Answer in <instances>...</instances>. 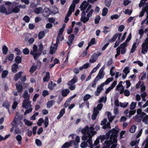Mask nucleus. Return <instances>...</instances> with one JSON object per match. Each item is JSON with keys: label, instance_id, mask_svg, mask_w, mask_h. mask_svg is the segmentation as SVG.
I'll list each match as a JSON object with an SVG mask.
<instances>
[{"label": "nucleus", "instance_id": "1", "mask_svg": "<svg viewBox=\"0 0 148 148\" xmlns=\"http://www.w3.org/2000/svg\"><path fill=\"white\" fill-rule=\"evenodd\" d=\"M115 128L116 129L113 128L109 131L111 134L110 139L112 140L114 143H116L117 142V138L118 136L119 129L118 128L117 126L115 127Z\"/></svg>", "mask_w": 148, "mask_h": 148}, {"label": "nucleus", "instance_id": "2", "mask_svg": "<svg viewBox=\"0 0 148 148\" xmlns=\"http://www.w3.org/2000/svg\"><path fill=\"white\" fill-rule=\"evenodd\" d=\"M142 47L141 52L145 54L148 50V38H146L142 45Z\"/></svg>", "mask_w": 148, "mask_h": 148}, {"label": "nucleus", "instance_id": "3", "mask_svg": "<svg viewBox=\"0 0 148 148\" xmlns=\"http://www.w3.org/2000/svg\"><path fill=\"white\" fill-rule=\"evenodd\" d=\"M28 99H25L24 100L22 103V107L25 109H27L28 107L31 106V101L29 100Z\"/></svg>", "mask_w": 148, "mask_h": 148}, {"label": "nucleus", "instance_id": "4", "mask_svg": "<svg viewBox=\"0 0 148 148\" xmlns=\"http://www.w3.org/2000/svg\"><path fill=\"white\" fill-rule=\"evenodd\" d=\"M74 143V140H71L69 142H67L62 146V148H69L70 147L72 146Z\"/></svg>", "mask_w": 148, "mask_h": 148}, {"label": "nucleus", "instance_id": "5", "mask_svg": "<svg viewBox=\"0 0 148 148\" xmlns=\"http://www.w3.org/2000/svg\"><path fill=\"white\" fill-rule=\"evenodd\" d=\"M42 14L44 16L47 17L51 14V12L49 9L45 8L42 12Z\"/></svg>", "mask_w": 148, "mask_h": 148}, {"label": "nucleus", "instance_id": "6", "mask_svg": "<svg viewBox=\"0 0 148 148\" xmlns=\"http://www.w3.org/2000/svg\"><path fill=\"white\" fill-rule=\"evenodd\" d=\"M10 106V103L7 100L4 101L2 104V106L8 110V112L10 114V112L9 109Z\"/></svg>", "mask_w": 148, "mask_h": 148}, {"label": "nucleus", "instance_id": "7", "mask_svg": "<svg viewBox=\"0 0 148 148\" xmlns=\"http://www.w3.org/2000/svg\"><path fill=\"white\" fill-rule=\"evenodd\" d=\"M103 86L101 84L98 86L96 91L95 92V96H98L99 95L101 91L103 90Z\"/></svg>", "mask_w": 148, "mask_h": 148}, {"label": "nucleus", "instance_id": "8", "mask_svg": "<svg viewBox=\"0 0 148 148\" xmlns=\"http://www.w3.org/2000/svg\"><path fill=\"white\" fill-rule=\"evenodd\" d=\"M8 11H7L5 7L3 5L0 6V12L5 13L7 15L11 13V12H9V9L8 10Z\"/></svg>", "mask_w": 148, "mask_h": 148}, {"label": "nucleus", "instance_id": "9", "mask_svg": "<svg viewBox=\"0 0 148 148\" xmlns=\"http://www.w3.org/2000/svg\"><path fill=\"white\" fill-rule=\"evenodd\" d=\"M77 80L78 79L77 76L76 75H75L72 79L68 82L67 84L68 85L74 84L77 82Z\"/></svg>", "mask_w": 148, "mask_h": 148}, {"label": "nucleus", "instance_id": "10", "mask_svg": "<svg viewBox=\"0 0 148 148\" xmlns=\"http://www.w3.org/2000/svg\"><path fill=\"white\" fill-rule=\"evenodd\" d=\"M70 92V90L68 89L63 90L61 92L62 95L63 97H65L67 96Z\"/></svg>", "mask_w": 148, "mask_h": 148}, {"label": "nucleus", "instance_id": "11", "mask_svg": "<svg viewBox=\"0 0 148 148\" xmlns=\"http://www.w3.org/2000/svg\"><path fill=\"white\" fill-rule=\"evenodd\" d=\"M16 86V88L18 92H21L23 90V87L21 84H17L16 83L15 84Z\"/></svg>", "mask_w": 148, "mask_h": 148}, {"label": "nucleus", "instance_id": "12", "mask_svg": "<svg viewBox=\"0 0 148 148\" xmlns=\"http://www.w3.org/2000/svg\"><path fill=\"white\" fill-rule=\"evenodd\" d=\"M23 73L22 71L18 72L14 76V79L16 81H17L21 77Z\"/></svg>", "mask_w": 148, "mask_h": 148}, {"label": "nucleus", "instance_id": "13", "mask_svg": "<svg viewBox=\"0 0 148 148\" xmlns=\"http://www.w3.org/2000/svg\"><path fill=\"white\" fill-rule=\"evenodd\" d=\"M56 83H54L53 84L52 81H51L49 83L48 87L50 90H53L54 87H56Z\"/></svg>", "mask_w": 148, "mask_h": 148}, {"label": "nucleus", "instance_id": "14", "mask_svg": "<svg viewBox=\"0 0 148 148\" xmlns=\"http://www.w3.org/2000/svg\"><path fill=\"white\" fill-rule=\"evenodd\" d=\"M113 143H114V142L111 139H110L109 140H106L104 142L106 145H104V146L108 148H109L110 145L112 144Z\"/></svg>", "mask_w": 148, "mask_h": 148}, {"label": "nucleus", "instance_id": "15", "mask_svg": "<svg viewBox=\"0 0 148 148\" xmlns=\"http://www.w3.org/2000/svg\"><path fill=\"white\" fill-rule=\"evenodd\" d=\"M97 56L96 54H93L90 59L89 62L90 63L95 62L97 59Z\"/></svg>", "mask_w": 148, "mask_h": 148}, {"label": "nucleus", "instance_id": "16", "mask_svg": "<svg viewBox=\"0 0 148 148\" xmlns=\"http://www.w3.org/2000/svg\"><path fill=\"white\" fill-rule=\"evenodd\" d=\"M18 68V65L17 64H14L12 66V72L14 73H16L17 71Z\"/></svg>", "mask_w": 148, "mask_h": 148}, {"label": "nucleus", "instance_id": "17", "mask_svg": "<svg viewBox=\"0 0 148 148\" xmlns=\"http://www.w3.org/2000/svg\"><path fill=\"white\" fill-rule=\"evenodd\" d=\"M50 73L49 72H47L46 73L45 77L43 78V81L44 82H48L50 79Z\"/></svg>", "mask_w": 148, "mask_h": 148}, {"label": "nucleus", "instance_id": "18", "mask_svg": "<svg viewBox=\"0 0 148 148\" xmlns=\"http://www.w3.org/2000/svg\"><path fill=\"white\" fill-rule=\"evenodd\" d=\"M20 11V10L17 6L14 7L12 10L9 9V12H11V13L12 12L16 13H18Z\"/></svg>", "mask_w": 148, "mask_h": 148}, {"label": "nucleus", "instance_id": "19", "mask_svg": "<svg viewBox=\"0 0 148 148\" xmlns=\"http://www.w3.org/2000/svg\"><path fill=\"white\" fill-rule=\"evenodd\" d=\"M65 113V109H62L59 113V115L57 116V119H60L63 115Z\"/></svg>", "mask_w": 148, "mask_h": 148}, {"label": "nucleus", "instance_id": "20", "mask_svg": "<svg viewBox=\"0 0 148 148\" xmlns=\"http://www.w3.org/2000/svg\"><path fill=\"white\" fill-rule=\"evenodd\" d=\"M89 127L88 126H86L84 128L82 129L81 130V132L83 134H86L88 132Z\"/></svg>", "mask_w": 148, "mask_h": 148}, {"label": "nucleus", "instance_id": "21", "mask_svg": "<svg viewBox=\"0 0 148 148\" xmlns=\"http://www.w3.org/2000/svg\"><path fill=\"white\" fill-rule=\"evenodd\" d=\"M113 79V78L112 77L109 78L107 79L103 83L101 84L103 86H104L105 84L107 85L109 83L112 82Z\"/></svg>", "mask_w": 148, "mask_h": 148}, {"label": "nucleus", "instance_id": "22", "mask_svg": "<svg viewBox=\"0 0 148 148\" xmlns=\"http://www.w3.org/2000/svg\"><path fill=\"white\" fill-rule=\"evenodd\" d=\"M118 35V33H117L114 35L112 38L109 40V42H113L116 40Z\"/></svg>", "mask_w": 148, "mask_h": 148}, {"label": "nucleus", "instance_id": "23", "mask_svg": "<svg viewBox=\"0 0 148 148\" xmlns=\"http://www.w3.org/2000/svg\"><path fill=\"white\" fill-rule=\"evenodd\" d=\"M42 9L41 7H39L38 8H35L34 10V12L37 14H39L40 12H42Z\"/></svg>", "mask_w": 148, "mask_h": 148}, {"label": "nucleus", "instance_id": "24", "mask_svg": "<svg viewBox=\"0 0 148 148\" xmlns=\"http://www.w3.org/2000/svg\"><path fill=\"white\" fill-rule=\"evenodd\" d=\"M45 33L44 31H40L39 34L38 35L39 39H42L45 36Z\"/></svg>", "mask_w": 148, "mask_h": 148}, {"label": "nucleus", "instance_id": "25", "mask_svg": "<svg viewBox=\"0 0 148 148\" xmlns=\"http://www.w3.org/2000/svg\"><path fill=\"white\" fill-rule=\"evenodd\" d=\"M75 37V35L73 34H71L68 36L69 40L71 43H72L74 40Z\"/></svg>", "mask_w": 148, "mask_h": 148}, {"label": "nucleus", "instance_id": "26", "mask_svg": "<svg viewBox=\"0 0 148 148\" xmlns=\"http://www.w3.org/2000/svg\"><path fill=\"white\" fill-rule=\"evenodd\" d=\"M136 43L135 42L133 43L132 45V48L131 50L130 53H133L135 51L136 48L137 46H136Z\"/></svg>", "mask_w": 148, "mask_h": 148}, {"label": "nucleus", "instance_id": "27", "mask_svg": "<svg viewBox=\"0 0 148 148\" xmlns=\"http://www.w3.org/2000/svg\"><path fill=\"white\" fill-rule=\"evenodd\" d=\"M8 73V72L7 70H4L2 73L1 76L2 78H5L7 77Z\"/></svg>", "mask_w": 148, "mask_h": 148}, {"label": "nucleus", "instance_id": "28", "mask_svg": "<svg viewBox=\"0 0 148 148\" xmlns=\"http://www.w3.org/2000/svg\"><path fill=\"white\" fill-rule=\"evenodd\" d=\"M54 102L55 101L53 100H51L48 101L47 103V107L49 108L52 106Z\"/></svg>", "mask_w": 148, "mask_h": 148}, {"label": "nucleus", "instance_id": "29", "mask_svg": "<svg viewBox=\"0 0 148 148\" xmlns=\"http://www.w3.org/2000/svg\"><path fill=\"white\" fill-rule=\"evenodd\" d=\"M2 50L3 53L4 54H6L7 53L8 48L5 45H4L3 47Z\"/></svg>", "mask_w": 148, "mask_h": 148}, {"label": "nucleus", "instance_id": "30", "mask_svg": "<svg viewBox=\"0 0 148 148\" xmlns=\"http://www.w3.org/2000/svg\"><path fill=\"white\" fill-rule=\"evenodd\" d=\"M89 17H86V16H81L80 18V20L83 23H85L89 20Z\"/></svg>", "mask_w": 148, "mask_h": 148}, {"label": "nucleus", "instance_id": "31", "mask_svg": "<svg viewBox=\"0 0 148 148\" xmlns=\"http://www.w3.org/2000/svg\"><path fill=\"white\" fill-rule=\"evenodd\" d=\"M23 97L25 98H26V99H29V96L28 94L27 90H26L24 91Z\"/></svg>", "mask_w": 148, "mask_h": 148}, {"label": "nucleus", "instance_id": "32", "mask_svg": "<svg viewBox=\"0 0 148 148\" xmlns=\"http://www.w3.org/2000/svg\"><path fill=\"white\" fill-rule=\"evenodd\" d=\"M15 61L17 64H19L21 62L22 58L19 56H17L15 58Z\"/></svg>", "mask_w": 148, "mask_h": 148}, {"label": "nucleus", "instance_id": "33", "mask_svg": "<svg viewBox=\"0 0 148 148\" xmlns=\"http://www.w3.org/2000/svg\"><path fill=\"white\" fill-rule=\"evenodd\" d=\"M108 11L107 8L104 7L103 8L102 15L103 16H105L107 15Z\"/></svg>", "mask_w": 148, "mask_h": 148}, {"label": "nucleus", "instance_id": "34", "mask_svg": "<svg viewBox=\"0 0 148 148\" xmlns=\"http://www.w3.org/2000/svg\"><path fill=\"white\" fill-rule=\"evenodd\" d=\"M49 121L48 118L47 117H45L44 121V123L45 125V127L46 128L49 125Z\"/></svg>", "mask_w": 148, "mask_h": 148}, {"label": "nucleus", "instance_id": "35", "mask_svg": "<svg viewBox=\"0 0 148 148\" xmlns=\"http://www.w3.org/2000/svg\"><path fill=\"white\" fill-rule=\"evenodd\" d=\"M24 121L25 125H27L28 126H30L33 124V123L32 122L26 119H24Z\"/></svg>", "mask_w": 148, "mask_h": 148}, {"label": "nucleus", "instance_id": "36", "mask_svg": "<svg viewBox=\"0 0 148 148\" xmlns=\"http://www.w3.org/2000/svg\"><path fill=\"white\" fill-rule=\"evenodd\" d=\"M106 112L108 113V121L110 123L112 122L114 119V118L112 116H111V115L110 112Z\"/></svg>", "mask_w": 148, "mask_h": 148}, {"label": "nucleus", "instance_id": "37", "mask_svg": "<svg viewBox=\"0 0 148 148\" xmlns=\"http://www.w3.org/2000/svg\"><path fill=\"white\" fill-rule=\"evenodd\" d=\"M137 103L132 102L130 105V109L131 110H134L136 108Z\"/></svg>", "mask_w": 148, "mask_h": 148}, {"label": "nucleus", "instance_id": "38", "mask_svg": "<svg viewBox=\"0 0 148 148\" xmlns=\"http://www.w3.org/2000/svg\"><path fill=\"white\" fill-rule=\"evenodd\" d=\"M111 0H105L104 3L105 5L108 7H109L111 5Z\"/></svg>", "mask_w": 148, "mask_h": 148}, {"label": "nucleus", "instance_id": "39", "mask_svg": "<svg viewBox=\"0 0 148 148\" xmlns=\"http://www.w3.org/2000/svg\"><path fill=\"white\" fill-rule=\"evenodd\" d=\"M116 50L117 53L115 56V58L116 59V58L118 56H119L120 54L121 51L120 47H119L116 48Z\"/></svg>", "mask_w": 148, "mask_h": 148}, {"label": "nucleus", "instance_id": "40", "mask_svg": "<svg viewBox=\"0 0 148 148\" xmlns=\"http://www.w3.org/2000/svg\"><path fill=\"white\" fill-rule=\"evenodd\" d=\"M39 48L38 52V53H40V54H41L43 49V47L42 43H41L39 45Z\"/></svg>", "mask_w": 148, "mask_h": 148}, {"label": "nucleus", "instance_id": "41", "mask_svg": "<svg viewBox=\"0 0 148 148\" xmlns=\"http://www.w3.org/2000/svg\"><path fill=\"white\" fill-rule=\"evenodd\" d=\"M100 19L101 17L99 15H97L96 16L95 19V24H98L99 23Z\"/></svg>", "mask_w": 148, "mask_h": 148}, {"label": "nucleus", "instance_id": "42", "mask_svg": "<svg viewBox=\"0 0 148 148\" xmlns=\"http://www.w3.org/2000/svg\"><path fill=\"white\" fill-rule=\"evenodd\" d=\"M136 128V126L134 125H132L130 130V132L131 133H133L135 132V130Z\"/></svg>", "mask_w": 148, "mask_h": 148}, {"label": "nucleus", "instance_id": "43", "mask_svg": "<svg viewBox=\"0 0 148 148\" xmlns=\"http://www.w3.org/2000/svg\"><path fill=\"white\" fill-rule=\"evenodd\" d=\"M65 27V24H64L62 26V28L61 29H60L59 30V34H60L62 35V34Z\"/></svg>", "mask_w": 148, "mask_h": 148}, {"label": "nucleus", "instance_id": "44", "mask_svg": "<svg viewBox=\"0 0 148 148\" xmlns=\"http://www.w3.org/2000/svg\"><path fill=\"white\" fill-rule=\"evenodd\" d=\"M123 72L125 75H127L130 72L129 67H125L123 70Z\"/></svg>", "mask_w": 148, "mask_h": 148}, {"label": "nucleus", "instance_id": "45", "mask_svg": "<svg viewBox=\"0 0 148 148\" xmlns=\"http://www.w3.org/2000/svg\"><path fill=\"white\" fill-rule=\"evenodd\" d=\"M35 143L36 145L38 147H40L42 145L41 141L38 139H36L35 140Z\"/></svg>", "mask_w": 148, "mask_h": 148}, {"label": "nucleus", "instance_id": "46", "mask_svg": "<svg viewBox=\"0 0 148 148\" xmlns=\"http://www.w3.org/2000/svg\"><path fill=\"white\" fill-rule=\"evenodd\" d=\"M37 68V67L33 65L29 70V72L31 73H33Z\"/></svg>", "mask_w": 148, "mask_h": 148}, {"label": "nucleus", "instance_id": "47", "mask_svg": "<svg viewBox=\"0 0 148 148\" xmlns=\"http://www.w3.org/2000/svg\"><path fill=\"white\" fill-rule=\"evenodd\" d=\"M91 97V95L87 94L85 95L83 97V100L84 101H87Z\"/></svg>", "mask_w": 148, "mask_h": 148}, {"label": "nucleus", "instance_id": "48", "mask_svg": "<svg viewBox=\"0 0 148 148\" xmlns=\"http://www.w3.org/2000/svg\"><path fill=\"white\" fill-rule=\"evenodd\" d=\"M102 70V69H101L100 71H99V72L98 73V75H98V77H99V78H100V79H102L104 76V75H103L102 73V72L103 71V69L102 71H101V73H100V72H101V71Z\"/></svg>", "mask_w": 148, "mask_h": 148}, {"label": "nucleus", "instance_id": "49", "mask_svg": "<svg viewBox=\"0 0 148 148\" xmlns=\"http://www.w3.org/2000/svg\"><path fill=\"white\" fill-rule=\"evenodd\" d=\"M88 144L85 141L82 142L80 145V147L82 148H85L87 146Z\"/></svg>", "mask_w": 148, "mask_h": 148}, {"label": "nucleus", "instance_id": "50", "mask_svg": "<svg viewBox=\"0 0 148 148\" xmlns=\"http://www.w3.org/2000/svg\"><path fill=\"white\" fill-rule=\"evenodd\" d=\"M23 19L24 21L26 23H28L30 21V18L28 16L26 15L23 17Z\"/></svg>", "mask_w": 148, "mask_h": 148}, {"label": "nucleus", "instance_id": "51", "mask_svg": "<svg viewBox=\"0 0 148 148\" xmlns=\"http://www.w3.org/2000/svg\"><path fill=\"white\" fill-rule=\"evenodd\" d=\"M130 92L128 89H125L124 92V95L126 97H128L130 95Z\"/></svg>", "mask_w": 148, "mask_h": 148}, {"label": "nucleus", "instance_id": "52", "mask_svg": "<svg viewBox=\"0 0 148 148\" xmlns=\"http://www.w3.org/2000/svg\"><path fill=\"white\" fill-rule=\"evenodd\" d=\"M127 47V42H124L120 45V49H126L125 47Z\"/></svg>", "mask_w": 148, "mask_h": 148}, {"label": "nucleus", "instance_id": "53", "mask_svg": "<svg viewBox=\"0 0 148 148\" xmlns=\"http://www.w3.org/2000/svg\"><path fill=\"white\" fill-rule=\"evenodd\" d=\"M44 122V120L42 118H40L38 121L37 123V124L38 126H41L42 125V123Z\"/></svg>", "mask_w": 148, "mask_h": 148}, {"label": "nucleus", "instance_id": "54", "mask_svg": "<svg viewBox=\"0 0 148 148\" xmlns=\"http://www.w3.org/2000/svg\"><path fill=\"white\" fill-rule=\"evenodd\" d=\"M132 10H130L129 9H127L125 10V11L124 12V13L126 14L130 15L132 13Z\"/></svg>", "mask_w": 148, "mask_h": 148}, {"label": "nucleus", "instance_id": "55", "mask_svg": "<svg viewBox=\"0 0 148 148\" xmlns=\"http://www.w3.org/2000/svg\"><path fill=\"white\" fill-rule=\"evenodd\" d=\"M32 108H30L29 109H27L24 113V115H26L27 114L31 112L32 111Z\"/></svg>", "mask_w": 148, "mask_h": 148}, {"label": "nucleus", "instance_id": "56", "mask_svg": "<svg viewBox=\"0 0 148 148\" xmlns=\"http://www.w3.org/2000/svg\"><path fill=\"white\" fill-rule=\"evenodd\" d=\"M40 54V53H38V52L37 53H35L33 56L34 60H37Z\"/></svg>", "mask_w": 148, "mask_h": 148}, {"label": "nucleus", "instance_id": "57", "mask_svg": "<svg viewBox=\"0 0 148 148\" xmlns=\"http://www.w3.org/2000/svg\"><path fill=\"white\" fill-rule=\"evenodd\" d=\"M138 143V142L137 140H133L130 143V145L132 146H134Z\"/></svg>", "mask_w": 148, "mask_h": 148}, {"label": "nucleus", "instance_id": "58", "mask_svg": "<svg viewBox=\"0 0 148 148\" xmlns=\"http://www.w3.org/2000/svg\"><path fill=\"white\" fill-rule=\"evenodd\" d=\"M89 5V3H87L85 5L82 6H80L81 8V10L82 11H84L87 8V6Z\"/></svg>", "mask_w": 148, "mask_h": 148}, {"label": "nucleus", "instance_id": "59", "mask_svg": "<svg viewBox=\"0 0 148 148\" xmlns=\"http://www.w3.org/2000/svg\"><path fill=\"white\" fill-rule=\"evenodd\" d=\"M14 55L13 54L11 53L10 55L8 56L7 58V59L9 60L12 61L13 59Z\"/></svg>", "mask_w": 148, "mask_h": 148}, {"label": "nucleus", "instance_id": "60", "mask_svg": "<svg viewBox=\"0 0 148 148\" xmlns=\"http://www.w3.org/2000/svg\"><path fill=\"white\" fill-rule=\"evenodd\" d=\"M55 47H54L51 46L50 48V50L49 51V53L51 54H53V53L55 52V51H54Z\"/></svg>", "mask_w": 148, "mask_h": 148}, {"label": "nucleus", "instance_id": "61", "mask_svg": "<svg viewBox=\"0 0 148 148\" xmlns=\"http://www.w3.org/2000/svg\"><path fill=\"white\" fill-rule=\"evenodd\" d=\"M128 105V103L124 102V103H120V106L121 107L125 108H126Z\"/></svg>", "mask_w": 148, "mask_h": 148}, {"label": "nucleus", "instance_id": "62", "mask_svg": "<svg viewBox=\"0 0 148 148\" xmlns=\"http://www.w3.org/2000/svg\"><path fill=\"white\" fill-rule=\"evenodd\" d=\"M75 4H72L69 7V10L73 12L75 8Z\"/></svg>", "mask_w": 148, "mask_h": 148}, {"label": "nucleus", "instance_id": "63", "mask_svg": "<svg viewBox=\"0 0 148 148\" xmlns=\"http://www.w3.org/2000/svg\"><path fill=\"white\" fill-rule=\"evenodd\" d=\"M23 53L25 55H27L29 53V49L27 48L24 49L23 50Z\"/></svg>", "mask_w": 148, "mask_h": 148}, {"label": "nucleus", "instance_id": "64", "mask_svg": "<svg viewBox=\"0 0 148 148\" xmlns=\"http://www.w3.org/2000/svg\"><path fill=\"white\" fill-rule=\"evenodd\" d=\"M16 140L18 142H21L22 140V137L20 135H18L16 137Z\"/></svg>", "mask_w": 148, "mask_h": 148}]
</instances>
